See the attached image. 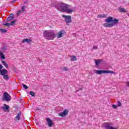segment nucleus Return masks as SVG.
I'll return each mask as SVG.
<instances>
[{
    "label": "nucleus",
    "mask_w": 129,
    "mask_h": 129,
    "mask_svg": "<svg viewBox=\"0 0 129 129\" xmlns=\"http://www.w3.org/2000/svg\"><path fill=\"white\" fill-rule=\"evenodd\" d=\"M53 7L56 8L58 11H59V12L67 13V14H72V13L74 12L73 10L68 9L70 7V5H68V4L63 3L62 2L57 3L56 5H54Z\"/></svg>",
    "instance_id": "obj_1"
},
{
    "label": "nucleus",
    "mask_w": 129,
    "mask_h": 129,
    "mask_svg": "<svg viewBox=\"0 0 129 129\" xmlns=\"http://www.w3.org/2000/svg\"><path fill=\"white\" fill-rule=\"evenodd\" d=\"M105 22L107 23H104L103 26L105 28H112L114 25L118 24V20L116 18L109 16L105 20Z\"/></svg>",
    "instance_id": "obj_2"
},
{
    "label": "nucleus",
    "mask_w": 129,
    "mask_h": 129,
    "mask_svg": "<svg viewBox=\"0 0 129 129\" xmlns=\"http://www.w3.org/2000/svg\"><path fill=\"white\" fill-rule=\"evenodd\" d=\"M43 37L46 40H54L56 35L54 32H51L49 30H44L43 33Z\"/></svg>",
    "instance_id": "obj_3"
},
{
    "label": "nucleus",
    "mask_w": 129,
    "mask_h": 129,
    "mask_svg": "<svg viewBox=\"0 0 129 129\" xmlns=\"http://www.w3.org/2000/svg\"><path fill=\"white\" fill-rule=\"evenodd\" d=\"M95 73L98 74V75H101V74H115V73L112 71L102 70H96Z\"/></svg>",
    "instance_id": "obj_4"
},
{
    "label": "nucleus",
    "mask_w": 129,
    "mask_h": 129,
    "mask_svg": "<svg viewBox=\"0 0 129 129\" xmlns=\"http://www.w3.org/2000/svg\"><path fill=\"white\" fill-rule=\"evenodd\" d=\"M4 97L3 98V101H7V102H9L11 101V99H12V97L9 93L7 92H5L3 94Z\"/></svg>",
    "instance_id": "obj_5"
},
{
    "label": "nucleus",
    "mask_w": 129,
    "mask_h": 129,
    "mask_svg": "<svg viewBox=\"0 0 129 129\" xmlns=\"http://www.w3.org/2000/svg\"><path fill=\"white\" fill-rule=\"evenodd\" d=\"M103 127L104 129H118V127H113L110 125V124L108 122H104L103 124Z\"/></svg>",
    "instance_id": "obj_6"
},
{
    "label": "nucleus",
    "mask_w": 129,
    "mask_h": 129,
    "mask_svg": "<svg viewBox=\"0 0 129 129\" xmlns=\"http://www.w3.org/2000/svg\"><path fill=\"white\" fill-rule=\"evenodd\" d=\"M61 17L64 18L65 22L67 23V24H70V23H72L71 16L63 15L61 16Z\"/></svg>",
    "instance_id": "obj_7"
},
{
    "label": "nucleus",
    "mask_w": 129,
    "mask_h": 129,
    "mask_svg": "<svg viewBox=\"0 0 129 129\" xmlns=\"http://www.w3.org/2000/svg\"><path fill=\"white\" fill-rule=\"evenodd\" d=\"M68 112H69V111L67 109H65L63 112L58 113V115L61 116V117H64V116H66V115H68Z\"/></svg>",
    "instance_id": "obj_8"
},
{
    "label": "nucleus",
    "mask_w": 129,
    "mask_h": 129,
    "mask_svg": "<svg viewBox=\"0 0 129 129\" xmlns=\"http://www.w3.org/2000/svg\"><path fill=\"white\" fill-rule=\"evenodd\" d=\"M46 120L47 122L48 126H49V127H52L53 126V124H54L53 123V120H52L51 118L49 117L46 118Z\"/></svg>",
    "instance_id": "obj_9"
},
{
    "label": "nucleus",
    "mask_w": 129,
    "mask_h": 129,
    "mask_svg": "<svg viewBox=\"0 0 129 129\" xmlns=\"http://www.w3.org/2000/svg\"><path fill=\"white\" fill-rule=\"evenodd\" d=\"M14 18L15 15L13 13L10 14L9 17H8L6 19L7 23H8V22H11V21H13V20H14Z\"/></svg>",
    "instance_id": "obj_10"
},
{
    "label": "nucleus",
    "mask_w": 129,
    "mask_h": 129,
    "mask_svg": "<svg viewBox=\"0 0 129 129\" xmlns=\"http://www.w3.org/2000/svg\"><path fill=\"white\" fill-rule=\"evenodd\" d=\"M2 108L4 111H10V106L6 104H4V106H2Z\"/></svg>",
    "instance_id": "obj_11"
},
{
    "label": "nucleus",
    "mask_w": 129,
    "mask_h": 129,
    "mask_svg": "<svg viewBox=\"0 0 129 129\" xmlns=\"http://www.w3.org/2000/svg\"><path fill=\"white\" fill-rule=\"evenodd\" d=\"M65 30H60L57 34V38L59 39V38H62L63 37V35L65 33Z\"/></svg>",
    "instance_id": "obj_12"
},
{
    "label": "nucleus",
    "mask_w": 129,
    "mask_h": 129,
    "mask_svg": "<svg viewBox=\"0 0 129 129\" xmlns=\"http://www.w3.org/2000/svg\"><path fill=\"white\" fill-rule=\"evenodd\" d=\"M8 72V70H6L5 69H3L1 70V71H0V75L4 76V75H6Z\"/></svg>",
    "instance_id": "obj_13"
},
{
    "label": "nucleus",
    "mask_w": 129,
    "mask_h": 129,
    "mask_svg": "<svg viewBox=\"0 0 129 129\" xmlns=\"http://www.w3.org/2000/svg\"><path fill=\"white\" fill-rule=\"evenodd\" d=\"M32 42H33V40L30 39H25L22 41V43H27V44H30Z\"/></svg>",
    "instance_id": "obj_14"
},
{
    "label": "nucleus",
    "mask_w": 129,
    "mask_h": 129,
    "mask_svg": "<svg viewBox=\"0 0 129 129\" xmlns=\"http://www.w3.org/2000/svg\"><path fill=\"white\" fill-rule=\"evenodd\" d=\"M0 58L2 60H5L6 59V55L4 53L0 51Z\"/></svg>",
    "instance_id": "obj_15"
},
{
    "label": "nucleus",
    "mask_w": 129,
    "mask_h": 129,
    "mask_svg": "<svg viewBox=\"0 0 129 129\" xmlns=\"http://www.w3.org/2000/svg\"><path fill=\"white\" fill-rule=\"evenodd\" d=\"M103 60L102 59H95V63L96 64V66H99V63L101 62H102Z\"/></svg>",
    "instance_id": "obj_16"
},
{
    "label": "nucleus",
    "mask_w": 129,
    "mask_h": 129,
    "mask_svg": "<svg viewBox=\"0 0 129 129\" xmlns=\"http://www.w3.org/2000/svg\"><path fill=\"white\" fill-rule=\"evenodd\" d=\"M21 115H22V112H21V111H20L17 115L15 117V118H16V119H17V120H20V119H21Z\"/></svg>",
    "instance_id": "obj_17"
},
{
    "label": "nucleus",
    "mask_w": 129,
    "mask_h": 129,
    "mask_svg": "<svg viewBox=\"0 0 129 129\" xmlns=\"http://www.w3.org/2000/svg\"><path fill=\"white\" fill-rule=\"evenodd\" d=\"M97 18H99V19H103L106 18V15H105V14H99L97 16Z\"/></svg>",
    "instance_id": "obj_18"
},
{
    "label": "nucleus",
    "mask_w": 129,
    "mask_h": 129,
    "mask_svg": "<svg viewBox=\"0 0 129 129\" xmlns=\"http://www.w3.org/2000/svg\"><path fill=\"white\" fill-rule=\"evenodd\" d=\"M4 46L3 47L1 48V50L2 51H3V52H5L6 50H7V44H6V43H4Z\"/></svg>",
    "instance_id": "obj_19"
},
{
    "label": "nucleus",
    "mask_w": 129,
    "mask_h": 129,
    "mask_svg": "<svg viewBox=\"0 0 129 129\" xmlns=\"http://www.w3.org/2000/svg\"><path fill=\"white\" fill-rule=\"evenodd\" d=\"M77 60V57L75 55L71 56V61H76Z\"/></svg>",
    "instance_id": "obj_20"
},
{
    "label": "nucleus",
    "mask_w": 129,
    "mask_h": 129,
    "mask_svg": "<svg viewBox=\"0 0 129 129\" xmlns=\"http://www.w3.org/2000/svg\"><path fill=\"white\" fill-rule=\"evenodd\" d=\"M118 11L120 13H126V10L124 8H119Z\"/></svg>",
    "instance_id": "obj_21"
},
{
    "label": "nucleus",
    "mask_w": 129,
    "mask_h": 129,
    "mask_svg": "<svg viewBox=\"0 0 129 129\" xmlns=\"http://www.w3.org/2000/svg\"><path fill=\"white\" fill-rule=\"evenodd\" d=\"M2 63L4 66H5V67H6V68H9V65L5 60H2Z\"/></svg>",
    "instance_id": "obj_22"
},
{
    "label": "nucleus",
    "mask_w": 129,
    "mask_h": 129,
    "mask_svg": "<svg viewBox=\"0 0 129 129\" xmlns=\"http://www.w3.org/2000/svg\"><path fill=\"white\" fill-rule=\"evenodd\" d=\"M3 78L5 80H9V79H10V77H9V76L8 75H4L3 76Z\"/></svg>",
    "instance_id": "obj_23"
},
{
    "label": "nucleus",
    "mask_w": 129,
    "mask_h": 129,
    "mask_svg": "<svg viewBox=\"0 0 129 129\" xmlns=\"http://www.w3.org/2000/svg\"><path fill=\"white\" fill-rule=\"evenodd\" d=\"M17 22L16 20L11 21L10 23V26H15L16 25V22Z\"/></svg>",
    "instance_id": "obj_24"
},
{
    "label": "nucleus",
    "mask_w": 129,
    "mask_h": 129,
    "mask_svg": "<svg viewBox=\"0 0 129 129\" xmlns=\"http://www.w3.org/2000/svg\"><path fill=\"white\" fill-rule=\"evenodd\" d=\"M26 8V6H22L21 8V9L20 11H21V13H24L25 12H26V10H25V8Z\"/></svg>",
    "instance_id": "obj_25"
},
{
    "label": "nucleus",
    "mask_w": 129,
    "mask_h": 129,
    "mask_svg": "<svg viewBox=\"0 0 129 129\" xmlns=\"http://www.w3.org/2000/svg\"><path fill=\"white\" fill-rule=\"evenodd\" d=\"M0 32L1 33H7L8 32V30H7L6 29H0Z\"/></svg>",
    "instance_id": "obj_26"
},
{
    "label": "nucleus",
    "mask_w": 129,
    "mask_h": 129,
    "mask_svg": "<svg viewBox=\"0 0 129 129\" xmlns=\"http://www.w3.org/2000/svg\"><path fill=\"white\" fill-rule=\"evenodd\" d=\"M29 94H30V95H31V96H32V97H34V96H35V92H34L33 91H30V92H29Z\"/></svg>",
    "instance_id": "obj_27"
},
{
    "label": "nucleus",
    "mask_w": 129,
    "mask_h": 129,
    "mask_svg": "<svg viewBox=\"0 0 129 129\" xmlns=\"http://www.w3.org/2000/svg\"><path fill=\"white\" fill-rule=\"evenodd\" d=\"M117 106L119 107V106H121V103L119 101H117Z\"/></svg>",
    "instance_id": "obj_28"
},
{
    "label": "nucleus",
    "mask_w": 129,
    "mask_h": 129,
    "mask_svg": "<svg viewBox=\"0 0 129 129\" xmlns=\"http://www.w3.org/2000/svg\"><path fill=\"white\" fill-rule=\"evenodd\" d=\"M3 26H6L7 27H10L11 26L10 23H3Z\"/></svg>",
    "instance_id": "obj_29"
},
{
    "label": "nucleus",
    "mask_w": 129,
    "mask_h": 129,
    "mask_svg": "<svg viewBox=\"0 0 129 129\" xmlns=\"http://www.w3.org/2000/svg\"><path fill=\"white\" fill-rule=\"evenodd\" d=\"M22 86H23V87L24 88V89H28V88H29V87H28L27 85H26L24 84H22Z\"/></svg>",
    "instance_id": "obj_30"
},
{
    "label": "nucleus",
    "mask_w": 129,
    "mask_h": 129,
    "mask_svg": "<svg viewBox=\"0 0 129 129\" xmlns=\"http://www.w3.org/2000/svg\"><path fill=\"white\" fill-rule=\"evenodd\" d=\"M112 107H113L114 109H116L117 108V105L112 104Z\"/></svg>",
    "instance_id": "obj_31"
},
{
    "label": "nucleus",
    "mask_w": 129,
    "mask_h": 129,
    "mask_svg": "<svg viewBox=\"0 0 129 129\" xmlns=\"http://www.w3.org/2000/svg\"><path fill=\"white\" fill-rule=\"evenodd\" d=\"M21 13H22L21 10H18V11H17V16H18L19 15H20V14H21Z\"/></svg>",
    "instance_id": "obj_32"
},
{
    "label": "nucleus",
    "mask_w": 129,
    "mask_h": 129,
    "mask_svg": "<svg viewBox=\"0 0 129 129\" xmlns=\"http://www.w3.org/2000/svg\"><path fill=\"white\" fill-rule=\"evenodd\" d=\"M97 49H98V47L97 46H94L93 47V50H97Z\"/></svg>",
    "instance_id": "obj_33"
},
{
    "label": "nucleus",
    "mask_w": 129,
    "mask_h": 129,
    "mask_svg": "<svg viewBox=\"0 0 129 129\" xmlns=\"http://www.w3.org/2000/svg\"><path fill=\"white\" fill-rule=\"evenodd\" d=\"M62 70H64L65 71H68V68L67 67H64L62 69Z\"/></svg>",
    "instance_id": "obj_34"
},
{
    "label": "nucleus",
    "mask_w": 129,
    "mask_h": 129,
    "mask_svg": "<svg viewBox=\"0 0 129 129\" xmlns=\"http://www.w3.org/2000/svg\"><path fill=\"white\" fill-rule=\"evenodd\" d=\"M3 68H4L3 64L0 63V71L2 70V69H3Z\"/></svg>",
    "instance_id": "obj_35"
},
{
    "label": "nucleus",
    "mask_w": 129,
    "mask_h": 129,
    "mask_svg": "<svg viewBox=\"0 0 129 129\" xmlns=\"http://www.w3.org/2000/svg\"><path fill=\"white\" fill-rule=\"evenodd\" d=\"M24 5H27V6H28V0H26V1L24 2Z\"/></svg>",
    "instance_id": "obj_36"
},
{
    "label": "nucleus",
    "mask_w": 129,
    "mask_h": 129,
    "mask_svg": "<svg viewBox=\"0 0 129 129\" xmlns=\"http://www.w3.org/2000/svg\"><path fill=\"white\" fill-rule=\"evenodd\" d=\"M17 1H18V0H13L12 1H11V3L12 4H14V3H16V2H17Z\"/></svg>",
    "instance_id": "obj_37"
},
{
    "label": "nucleus",
    "mask_w": 129,
    "mask_h": 129,
    "mask_svg": "<svg viewBox=\"0 0 129 129\" xmlns=\"http://www.w3.org/2000/svg\"><path fill=\"white\" fill-rule=\"evenodd\" d=\"M127 86L129 87V81L126 83Z\"/></svg>",
    "instance_id": "obj_38"
},
{
    "label": "nucleus",
    "mask_w": 129,
    "mask_h": 129,
    "mask_svg": "<svg viewBox=\"0 0 129 129\" xmlns=\"http://www.w3.org/2000/svg\"><path fill=\"white\" fill-rule=\"evenodd\" d=\"M35 109H36V110H40V109H39V108H38V107H36L35 108Z\"/></svg>",
    "instance_id": "obj_39"
},
{
    "label": "nucleus",
    "mask_w": 129,
    "mask_h": 129,
    "mask_svg": "<svg viewBox=\"0 0 129 129\" xmlns=\"http://www.w3.org/2000/svg\"><path fill=\"white\" fill-rule=\"evenodd\" d=\"M79 90H81H81H82L83 89H82V88H79Z\"/></svg>",
    "instance_id": "obj_40"
},
{
    "label": "nucleus",
    "mask_w": 129,
    "mask_h": 129,
    "mask_svg": "<svg viewBox=\"0 0 129 129\" xmlns=\"http://www.w3.org/2000/svg\"><path fill=\"white\" fill-rule=\"evenodd\" d=\"M73 35H74V36L75 37V36H76V34H75V33H74Z\"/></svg>",
    "instance_id": "obj_41"
},
{
    "label": "nucleus",
    "mask_w": 129,
    "mask_h": 129,
    "mask_svg": "<svg viewBox=\"0 0 129 129\" xmlns=\"http://www.w3.org/2000/svg\"><path fill=\"white\" fill-rule=\"evenodd\" d=\"M39 62H42V60L41 59H39Z\"/></svg>",
    "instance_id": "obj_42"
},
{
    "label": "nucleus",
    "mask_w": 129,
    "mask_h": 129,
    "mask_svg": "<svg viewBox=\"0 0 129 129\" xmlns=\"http://www.w3.org/2000/svg\"><path fill=\"white\" fill-rule=\"evenodd\" d=\"M127 47H129V44H128V45H127Z\"/></svg>",
    "instance_id": "obj_43"
}]
</instances>
